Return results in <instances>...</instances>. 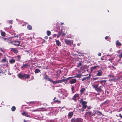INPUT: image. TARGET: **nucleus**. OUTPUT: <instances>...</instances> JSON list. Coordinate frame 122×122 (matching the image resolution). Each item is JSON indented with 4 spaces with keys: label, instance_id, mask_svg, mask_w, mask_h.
<instances>
[{
    "label": "nucleus",
    "instance_id": "1",
    "mask_svg": "<svg viewBox=\"0 0 122 122\" xmlns=\"http://www.w3.org/2000/svg\"><path fill=\"white\" fill-rule=\"evenodd\" d=\"M48 80L50 82H52V83L54 84H57L59 83H61L62 82H64L65 81V80L64 79H62L61 80H56L55 81H53L50 78H49L48 79Z\"/></svg>",
    "mask_w": 122,
    "mask_h": 122
},
{
    "label": "nucleus",
    "instance_id": "2",
    "mask_svg": "<svg viewBox=\"0 0 122 122\" xmlns=\"http://www.w3.org/2000/svg\"><path fill=\"white\" fill-rule=\"evenodd\" d=\"M65 41L66 44L69 45H70L71 44H72L73 43V41H72L68 40L65 39Z\"/></svg>",
    "mask_w": 122,
    "mask_h": 122
},
{
    "label": "nucleus",
    "instance_id": "3",
    "mask_svg": "<svg viewBox=\"0 0 122 122\" xmlns=\"http://www.w3.org/2000/svg\"><path fill=\"white\" fill-rule=\"evenodd\" d=\"M20 41H13L12 42H11V43L12 44H13L15 45L19 46V45L20 43Z\"/></svg>",
    "mask_w": 122,
    "mask_h": 122
},
{
    "label": "nucleus",
    "instance_id": "4",
    "mask_svg": "<svg viewBox=\"0 0 122 122\" xmlns=\"http://www.w3.org/2000/svg\"><path fill=\"white\" fill-rule=\"evenodd\" d=\"M98 84L97 85H94L93 86V87L95 88L97 92L99 91V88L98 87Z\"/></svg>",
    "mask_w": 122,
    "mask_h": 122
},
{
    "label": "nucleus",
    "instance_id": "5",
    "mask_svg": "<svg viewBox=\"0 0 122 122\" xmlns=\"http://www.w3.org/2000/svg\"><path fill=\"white\" fill-rule=\"evenodd\" d=\"M86 102L85 101L83 102H82V104L83 105V107L84 108H86L87 107L86 105Z\"/></svg>",
    "mask_w": 122,
    "mask_h": 122
},
{
    "label": "nucleus",
    "instance_id": "6",
    "mask_svg": "<svg viewBox=\"0 0 122 122\" xmlns=\"http://www.w3.org/2000/svg\"><path fill=\"white\" fill-rule=\"evenodd\" d=\"M74 122H82V119L81 118H77L74 121Z\"/></svg>",
    "mask_w": 122,
    "mask_h": 122
},
{
    "label": "nucleus",
    "instance_id": "7",
    "mask_svg": "<svg viewBox=\"0 0 122 122\" xmlns=\"http://www.w3.org/2000/svg\"><path fill=\"white\" fill-rule=\"evenodd\" d=\"M76 80L75 79H73L71 80L70 83L71 84H73L75 83L76 81Z\"/></svg>",
    "mask_w": 122,
    "mask_h": 122
},
{
    "label": "nucleus",
    "instance_id": "8",
    "mask_svg": "<svg viewBox=\"0 0 122 122\" xmlns=\"http://www.w3.org/2000/svg\"><path fill=\"white\" fill-rule=\"evenodd\" d=\"M11 51L15 53H17L18 52V51L15 48H12L11 49Z\"/></svg>",
    "mask_w": 122,
    "mask_h": 122
},
{
    "label": "nucleus",
    "instance_id": "9",
    "mask_svg": "<svg viewBox=\"0 0 122 122\" xmlns=\"http://www.w3.org/2000/svg\"><path fill=\"white\" fill-rule=\"evenodd\" d=\"M79 96L78 94H75L73 96V99L74 100H76V98Z\"/></svg>",
    "mask_w": 122,
    "mask_h": 122
},
{
    "label": "nucleus",
    "instance_id": "10",
    "mask_svg": "<svg viewBox=\"0 0 122 122\" xmlns=\"http://www.w3.org/2000/svg\"><path fill=\"white\" fill-rule=\"evenodd\" d=\"M18 76L19 78H22L23 77L24 74H23L21 73H20L18 74Z\"/></svg>",
    "mask_w": 122,
    "mask_h": 122
},
{
    "label": "nucleus",
    "instance_id": "11",
    "mask_svg": "<svg viewBox=\"0 0 122 122\" xmlns=\"http://www.w3.org/2000/svg\"><path fill=\"white\" fill-rule=\"evenodd\" d=\"M85 90V89L84 88H81L80 91V93L82 95L83 94L84 91Z\"/></svg>",
    "mask_w": 122,
    "mask_h": 122
},
{
    "label": "nucleus",
    "instance_id": "12",
    "mask_svg": "<svg viewBox=\"0 0 122 122\" xmlns=\"http://www.w3.org/2000/svg\"><path fill=\"white\" fill-rule=\"evenodd\" d=\"M15 62V60L14 59H11L9 60V62L10 63H13Z\"/></svg>",
    "mask_w": 122,
    "mask_h": 122
},
{
    "label": "nucleus",
    "instance_id": "13",
    "mask_svg": "<svg viewBox=\"0 0 122 122\" xmlns=\"http://www.w3.org/2000/svg\"><path fill=\"white\" fill-rule=\"evenodd\" d=\"M23 77H25V78H28L29 77V76L27 74H24Z\"/></svg>",
    "mask_w": 122,
    "mask_h": 122
},
{
    "label": "nucleus",
    "instance_id": "14",
    "mask_svg": "<svg viewBox=\"0 0 122 122\" xmlns=\"http://www.w3.org/2000/svg\"><path fill=\"white\" fill-rule=\"evenodd\" d=\"M82 76L81 74H77L76 76H75L74 77H77L78 78H80V77Z\"/></svg>",
    "mask_w": 122,
    "mask_h": 122
},
{
    "label": "nucleus",
    "instance_id": "15",
    "mask_svg": "<svg viewBox=\"0 0 122 122\" xmlns=\"http://www.w3.org/2000/svg\"><path fill=\"white\" fill-rule=\"evenodd\" d=\"M73 115V113L72 112H70L68 114V116L70 117H71Z\"/></svg>",
    "mask_w": 122,
    "mask_h": 122
},
{
    "label": "nucleus",
    "instance_id": "16",
    "mask_svg": "<svg viewBox=\"0 0 122 122\" xmlns=\"http://www.w3.org/2000/svg\"><path fill=\"white\" fill-rule=\"evenodd\" d=\"M6 59L5 58H4L1 61V62H2L5 63L6 61Z\"/></svg>",
    "mask_w": 122,
    "mask_h": 122
},
{
    "label": "nucleus",
    "instance_id": "17",
    "mask_svg": "<svg viewBox=\"0 0 122 122\" xmlns=\"http://www.w3.org/2000/svg\"><path fill=\"white\" fill-rule=\"evenodd\" d=\"M60 42H59L58 40H56V44L58 46H59L60 45Z\"/></svg>",
    "mask_w": 122,
    "mask_h": 122
},
{
    "label": "nucleus",
    "instance_id": "18",
    "mask_svg": "<svg viewBox=\"0 0 122 122\" xmlns=\"http://www.w3.org/2000/svg\"><path fill=\"white\" fill-rule=\"evenodd\" d=\"M1 35L3 36H5V32H3L1 30Z\"/></svg>",
    "mask_w": 122,
    "mask_h": 122
},
{
    "label": "nucleus",
    "instance_id": "19",
    "mask_svg": "<svg viewBox=\"0 0 122 122\" xmlns=\"http://www.w3.org/2000/svg\"><path fill=\"white\" fill-rule=\"evenodd\" d=\"M32 27L30 25H28L27 26V28L29 30H31Z\"/></svg>",
    "mask_w": 122,
    "mask_h": 122
},
{
    "label": "nucleus",
    "instance_id": "20",
    "mask_svg": "<svg viewBox=\"0 0 122 122\" xmlns=\"http://www.w3.org/2000/svg\"><path fill=\"white\" fill-rule=\"evenodd\" d=\"M40 71V70L38 69H36L35 70V73H37L39 72Z\"/></svg>",
    "mask_w": 122,
    "mask_h": 122
},
{
    "label": "nucleus",
    "instance_id": "21",
    "mask_svg": "<svg viewBox=\"0 0 122 122\" xmlns=\"http://www.w3.org/2000/svg\"><path fill=\"white\" fill-rule=\"evenodd\" d=\"M11 109L12 111H14L16 109V107L14 106H13L12 107Z\"/></svg>",
    "mask_w": 122,
    "mask_h": 122
},
{
    "label": "nucleus",
    "instance_id": "22",
    "mask_svg": "<svg viewBox=\"0 0 122 122\" xmlns=\"http://www.w3.org/2000/svg\"><path fill=\"white\" fill-rule=\"evenodd\" d=\"M28 66V65L27 64H24L22 66V67H21L22 68L23 67H26Z\"/></svg>",
    "mask_w": 122,
    "mask_h": 122
},
{
    "label": "nucleus",
    "instance_id": "23",
    "mask_svg": "<svg viewBox=\"0 0 122 122\" xmlns=\"http://www.w3.org/2000/svg\"><path fill=\"white\" fill-rule=\"evenodd\" d=\"M121 45V44L120 42H119L118 41H117L116 45Z\"/></svg>",
    "mask_w": 122,
    "mask_h": 122
},
{
    "label": "nucleus",
    "instance_id": "24",
    "mask_svg": "<svg viewBox=\"0 0 122 122\" xmlns=\"http://www.w3.org/2000/svg\"><path fill=\"white\" fill-rule=\"evenodd\" d=\"M47 35L48 36H49L51 34V32L50 31H48L47 32Z\"/></svg>",
    "mask_w": 122,
    "mask_h": 122
},
{
    "label": "nucleus",
    "instance_id": "25",
    "mask_svg": "<svg viewBox=\"0 0 122 122\" xmlns=\"http://www.w3.org/2000/svg\"><path fill=\"white\" fill-rule=\"evenodd\" d=\"M92 114V112H86V115H87V114H88L89 115H90L91 114Z\"/></svg>",
    "mask_w": 122,
    "mask_h": 122
},
{
    "label": "nucleus",
    "instance_id": "26",
    "mask_svg": "<svg viewBox=\"0 0 122 122\" xmlns=\"http://www.w3.org/2000/svg\"><path fill=\"white\" fill-rule=\"evenodd\" d=\"M88 77H86L85 78H83L82 79V81H83L84 80H85L86 79L88 80Z\"/></svg>",
    "mask_w": 122,
    "mask_h": 122
},
{
    "label": "nucleus",
    "instance_id": "27",
    "mask_svg": "<svg viewBox=\"0 0 122 122\" xmlns=\"http://www.w3.org/2000/svg\"><path fill=\"white\" fill-rule=\"evenodd\" d=\"M110 68L112 70L115 69H116L115 68L114 66H111L110 67Z\"/></svg>",
    "mask_w": 122,
    "mask_h": 122
},
{
    "label": "nucleus",
    "instance_id": "28",
    "mask_svg": "<svg viewBox=\"0 0 122 122\" xmlns=\"http://www.w3.org/2000/svg\"><path fill=\"white\" fill-rule=\"evenodd\" d=\"M22 114L23 115H27V113L25 112H23V113H22Z\"/></svg>",
    "mask_w": 122,
    "mask_h": 122
},
{
    "label": "nucleus",
    "instance_id": "29",
    "mask_svg": "<svg viewBox=\"0 0 122 122\" xmlns=\"http://www.w3.org/2000/svg\"><path fill=\"white\" fill-rule=\"evenodd\" d=\"M81 62H80L78 64V65H77V66L78 67H79L80 66H81Z\"/></svg>",
    "mask_w": 122,
    "mask_h": 122
},
{
    "label": "nucleus",
    "instance_id": "30",
    "mask_svg": "<svg viewBox=\"0 0 122 122\" xmlns=\"http://www.w3.org/2000/svg\"><path fill=\"white\" fill-rule=\"evenodd\" d=\"M3 71H2V69H0V74H1L2 73Z\"/></svg>",
    "mask_w": 122,
    "mask_h": 122
},
{
    "label": "nucleus",
    "instance_id": "31",
    "mask_svg": "<svg viewBox=\"0 0 122 122\" xmlns=\"http://www.w3.org/2000/svg\"><path fill=\"white\" fill-rule=\"evenodd\" d=\"M109 76L110 77H112L113 78L114 77V76H112V75H109Z\"/></svg>",
    "mask_w": 122,
    "mask_h": 122
},
{
    "label": "nucleus",
    "instance_id": "32",
    "mask_svg": "<svg viewBox=\"0 0 122 122\" xmlns=\"http://www.w3.org/2000/svg\"><path fill=\"white\" fill-rule=\"evenodd\" d=\"M17 58L18 59H20L21 58V56L19 55H18L17 56Z\"/></svg>",
    "mask_w": 122,
    "mask_h": 122
},
{
    "label": "nucleus",
    "instance_id": "33",
    "mask_svg": "<svg viewBox=\"0 0 122 122\" xmlns=\"http://www.w3.org/2000/svg\"><path fill=\"white\" fill-rule=\"evenodd\" d=\"M39 111V110H38V109H36V110H33L32 111H34V112H35V111Z\"/></svg>",
    "mask_w": 122,
    "mask_h": 122
},
{
    "label": "nucleus",
    "instance_id": "34",
    "mask_svg": "<svg viewBox=\"0 0 122 122\" xmlns=\"http://www.w3.org/2000/svg\"><path fill=\"white\" fill-rule=\"evenodd\" d=\"M27 117H30V116L29 115H28L27 114V115H25Z\"/></svg>",
    "mask_w": 122,
    "mask_h": 122
},
{
    "label": "nucleus",
    "instance_id": "35",
    "mask_svg": "<svg viewBox=\"0 0 122 122\" xmlns=\"http://www.w3.org/2000/svg\"><path fill=\"white\" fill-rule=\"evenodd\" d=\"M27 117H30V116L29 115H28L27 114V115H25Z\"/></svg>",
    "mask_w": 122,
    "mask_h": 122
},
{
    "label": "nucleus",
    "instance_id": "36",
    "mask_svg": "<svg viewBox=\"0 0 122 122\" xmlns=\"http://www.w3.org/2000/svg\"><path fill=\"white\" fill-rule=\"evenodd\" d=\"M100 81L101 83H102V82H104V83H105V81Z\"/></svg>",
    "mask_w": 122,
    "mask_h": 122
},
{
    "label": "nucleus",
    "instance_id": "37",
    "mask_svg": "<svg viewBox=\"0 0 122 122\" xmlns=\"http://www.w3.org/2000/svg\"><path fill=\"white\" fill-rule=\"evenodd\" d=\"M12 20H10L9 21V22L11 24H12Z\"/></svg>",
    "mask_w": 122,
    "mask_h": 122
},
{
    "label": "nucleus",
    "instance_id": "38",
    "mask_svg": "<svg viewBox=\"0 0 122 122\" xmlns=\"http://www.w3.org/2000/svg\"><path fill=\"white\" fill-rule=\"evenodd\" d=\"M71 121L72 122H74V119H73V118L72 119Z\"/></svg>",
    "mask_w": 122,
    "mask_h": 122
},
{
    "label": "nucleus",
    "instance_id": "39",
    "mask_svg": "<svg viewBox=\"0 0 122 122\" xmlns=\"http://www.w3.org/2000/svg\"><path fill=\"white\" fill-rule=\"evenodd\" d=\"M60 35V34H58L57 35V38L59 37V36Z\"/></svg>",
    "mask_w": 122,
    "mask_h": 122
},
{
    "label": "nucleus",
    "instance_id": "40",
    "mask_svg": "<svg viewBox=\"0 0 122 122\" xmlns=\"http://www.w3.org/2000/svg\"><path fill=\"white\" fill-rule=\"evenodd\" d=\"M74 89V87H73V86L72 87V91H73Z\"/></svg>",
    "mask_w": 122,
    "mask_h": 122
},
{
    "label": "nucleus",
    "instance_id": "41",
    "mask_svg": "<svg viewBox=\"0 0 122 122\" xmlns=\"http://www.w3.org/2000/svg\"><path fill=\"white\" fill-rule=\"evenodd\" d=\"M108 38V37L107 36H106L105 37V38L106 39H107Z\"/></svg>",
    "mask_w": 122,
    "mask_h": 122
},
{
    "label": "nucleus",
    "instance_id": "42",
    "mask_svg": "<svg viewBox=\"0 0 122 122\" xmlns=\"http://www.w3.org/2000/svg\"><path fill=\"white\" fill-rule=\"evenodd\" d=\"M56 34H54V35H53V36H54V37H56Z\"/></svg>",
    "mask_w": 122,
    "mask_h": 122
},
{
    "label": "nucleus",
    "instance_id": "43",
    "mask_svg": "<svg viewBox=\"0 0 122 122\" xmlns=\"http://www.w3.org/2000/svg\"><path fill=\"white\" fill-rule=\"evenodd\" d=\"M2 54L0 53V57L2 55Z\"/></svg>",
    "mask_w": 122,
    "mask_h": 122
},
{
    "label": "nucleus",
    "instance_id": "44",
    "mask_svg": "<svg viewBox=\"0 0 122 122\" xmlns=\"http://www.w3.org/2000/svg\"><path fill=\"white\" fill-rule=\"evenodd\" d=\"M97 79V78H93L94 80H96V79Z\"/></svg>",
    "mask_w": 122,
    "mask_h": 122
},
{
    "label": "nucleus",
    "instance_id": "45",
    "mask_svg": "<svg viewBox=\"0 0 122 122\" xmlns=\"http://www.w3.org/2000/svg\"><path fill=\"white\" fill-rule=\"evenodd\" d=\"M120 116L121 118H122V115H120Z\"/></svg>",
    "mask_w": 122,
    "mask_h": 122
},
{
    "label": "nucleus",
    "instance_id": "46",
    "mask_svg": "<svg viewBox=\"0 0 122 122\" xmlns=\"http://www.w3.org/2000/svg\"><path fill=\"white\" fill-rule=\"evenodd\" d=\"M55 102H59V101H58V100H56L55 101Z\"/></svg>",
    "mask_w": 122,
    "mask_h": 122
},
{
    "label": "nucleus",
    "instance_id": "47",
    "mask_svg": "<svg viewBox=\"0 0 122 122\" xmlns=\"http://www.w3.org/2000/svg\"><path fill=\"white\" fill-rule=\"evenodd\" d=\"M24 122H27V121H25V120H24Z\"/></svg>",
    "mask_w": 122,
    "mask_h": 122
},
{
    "label": "nucleus",
    "instance_id": "48",
    "mask_svg": "<svg viewBox=\"0 0 122 122\" xmlns=\"http://www.w3.org/2000/svg\"><path fill=\"white\" fill-rule=\"evenodd\" d=\"M95 68V67H92V69H94V68Z\"/></svg>",
    "mask_w": 122,
    "mask_h": 122
},
{
    "label": "nucleus",
    "instance_id": "49",
    "mask_svg": "<svg viewBox=\"0 0 122 122\" xmlns=\"http://www.w3.org/2000/svg\"><path fill=\"white\" fill-rule=\"evenodd\" d=\"M101 60H103L104 59H102V58H101Z\"/></svg>",
    "mask_w": 122,
    "mask_h": 122
},
{
    "label": "nucleus",
    "instance_id": "50",
    "mask_svg": "<svg viewBox=\"0 0 122 122\" xmlns=\"http://www.w3.org/2000/svg\"><path fill=\"white\" fill-rule=\"evenodd\" d=\"M65 35V33L63 34V35Z\"/></svg>",
    "mask_w": 122,
    "mask_h": 122
},
{
    "label": "nucleus",
    "instance_id": "51",
    "mask_svg": "<svg viewBox=\"0 0 122 122\" xmlns=\"http://www.w3.org/2000/svg\"><path fill=\"white\" fill-rule=\"evenodd\" d=\"M120 109H121V110H122V108H120Z\"/></svg>",
    "mask_w": 122,
    "mask_h": 122
},
{
    "label": "nucleus",
    "instance_id": "52",
    "mask_svg": "<svg viewBox=\"0 0 122 122\" xmlns=\"http://www.w3.org/2000/svg\"><path fill=\"white\" fill-rule=\"evenodd\" d=\"M101 74H102V73H101V72H100V74H99L100 76L101 75Z\"/></svg>",
    "mask_w": 122,
    "mask_h": 122
},
{
    "label": "nucleus",
    "instance_id": "53",
    "mask_svg": "<svg viewBox=\"0 0 122 122\" xmlns=\"http://www.w3.org/2000/svg\"><path fill=\"white\" fill-rule=\"evenodd\" d=\"M63 24V23H61V25H62Z\"/></svg>",
    "mask_w": 122,
    "mask_h": 122
},
{
    "label": "nucleus",
    "instance_id": "54",
    "mask_svg": "<svg viewBox=\"0 0 122 122\" xmlns=\"http://www.w3.org/2000/svg\"><path fill=\"white\" fill-rule=\"evenodd\" d=\"M46 37V39H47V36Z\"/></svg>",
    "mask_w": 122,
    "mask_h": 122
},
{
    "label": "nucleus",
    "instance_id": "55",
    "mask_svg": "<svg viewBox=\"0 0 122 122\" xmlns=\"http://www.w3.org/2000/svg\"><path fill=\"white\" fill-rule=\"evenodd\" d=\"M99 55H100H100H101V53H100Z\"/></svg>",
    "mask_w": 122,
    "mask_h": 122
},
{
    "label": "nucleus",
    "instance_id": "56",
    "mask_svg": "<svg viewBox=\"0 0 122 122\" xmlns=\"http://www.w3.org/2000/svg\"><path fill=\"white\" fill-rule=\"evenodd\" d=\"M99 90H100V91H101V90H100V89Z\"/></svg>",
    "mask_w": 122,
    "mask_h": 122
},
{
    "label": "nucleus",
    "instance_id": "57",
    "mask_svg": "<svg viewBox=\"0 0 122 122\" xmlns=\"http://www.w3.org/2000/svg\"><path fill=\"white\" fill-rule=\"evenodd\" d=\"M77 45H78V46H79V44H77Z\"/></svg>",
    "mask_w": 122,
    "mask_h": 122
},
{
    "label": "nucleus",
    "instance_id": "58",
    "mask_svg": "<svg viewBox=\"0 0 122 122\" xmlns=\"http://www.w3.org/2000/svg\"><path fill=\"white\" fill-rule=\"evenodd\" d=\"M88 109H89L90 108H89H89H88Z\"/></svg>",
    "mask_w": 122,
    "mask_h": 122
},
{
    "label": "nucleus",
    "instance_id": "59",
    "mask_svg": "<svg viewBox=\"0 0 122 122\" xmlns=\"http://www.w3.org/2000/svg\"><path fill=\"white\" fill-rule=\"evenodd\" d=\"M88 109H89L90 108H89H89H88Z\"/></svg>",
    "mask_w": 122,
    "mask_h": 122
},
{
    "label": "nucleus",
    "instance_id": "60",
    "mask_svg": "<svg viewBox=\"0 0 122 122\" xmlns=\"http://www.w3.org/2000/svg\"><path fill=\"white\" fill-rule=\"evenodd\" d=\"M84 111V110H82V111Z\"/></svg>",
    "mask_w": 122,
    "mask_h": 122
},
{
    "label": "nucleus",
    "instance_id": "61",
    "mask_svg": "<svg viewBox=\"0 0 122 122\" xmlns=\"http://www.w3.org/2000/svg\"><path fill=\"white\" fill-rule=\"evenodd\" d=\"M99 113H100V114L101 113V112H100Z\"/></svg>",
    "mask_w": 122,
    "mask_h": 122
},
{
    "label": "nucleus",
    "instance_id": "62",
    "mask_svg": "<svg viewBox=\"0 0 122 122\" xmlns=\"http://www.w3.org/2000/svg\"><path fill=\"white\" fill-rule=\"evenodd\" d=\"M98 55H99V54H98Z\"/></svg>",
    "mask_w": 122,
    "mask_h": 122
}]
</instances>
